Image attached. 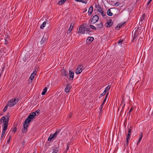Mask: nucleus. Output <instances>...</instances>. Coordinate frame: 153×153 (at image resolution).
<instances>
[{
    "instance_id": "obj_1",
    "label": "nucleus",
    "mask_w": 153,
    "mask_h": 153,
    "mask_svg": "<svg viewBox=\"0 0 153 153\" xmlns=\"http://www.w3.org/2000/svg\"><path fill=\"white\" fill-rule=\"evenodd\" d=\"M36 116V113H35V112H33L31 113L28 116L27 118L25 120V123H27L29 124L31 120L35 118Z\"/></svg>"
},
{
    "instance_id": "obj_2",
    "label": "nucleus",
    "mask_w": 153,
    "mask_h": 153,
    "mask_svg": "<svg viewBox=\"0 0 153 153\" xmlns=\"http://www.w3.org/2000/svg\"><path fill=\"white\" fill-rule=\"evenodd\" d=\"M18 99L14 98L10 100L8 102V105L9 106L12 107L15 105L19 101Z\"/></svg>"
},
{
    "instance_id": "obj_3",
    "label": "nucleus",
    "mask_w": 153,
    "mask_h": 153,
    "mask_svg": "<svg viewBox=\"0 0 153 153\" xmlns=\"http://www.w3.org/2000/svg\"><path fill=\"white\" fill-rule=\"evenodd\" d=\"M85 26L83 24L81 25L78 29L77 33L79 34H84L85 33Z\"/></svg>"
},
{
    "instance_id": "obj_4",
    "label": "nucleus",
    "mask_w": 153,
    "mask_h": 153,
    "mask_svg": "<svg viewBox=\"0 0 153 153\" xmlns=\"http://www.w3.org/2000/svg\"><path fill=\"white\" fill-rule=\"evenodd\" d=\"M9 114L5 116H3L0 119V125L2 124V123L3 124L5 123V121L9 120Z\"/></svg>"
},
{
    "instance_id": "obj_5",
    "label": "nucleus",
    "mask_w": 153,
    "mask_h": 153,
    "mask_svg": "<svg viewBox=\"0 0 153 153\" xmlns=\"http://www.w3.org/2000/svg\"><path fill=\"white\" fill-rule=\"evenodd\" d=\"M29 126V124L25 123L24 122L23 124V128H24L22 130V132L23 133H26L27 132V128Z\"/></svg>"
},
{
    "instance_id": "obj_6",
    "label": "nucleus",
    "mask_w": 153,
    "mask_h": 153,
    "mask_svg": "<svg viewBox=\"0 0 153 153\" xmlns=\"http://www.w3.org/2000/svg\"><path fill=\"white\" fill-rule=\"evenodd\" d=\"M36 71H34L33 72V73L31 74V75L29 77V79H30V80H29V84L32 82L35 76L36 75Z\"/></svg>"
},
{
    "instance_id": "obj_7",
    "label": "nucleus",
    "mask_w": 153,
    "mask_h": 153,
    "mask_svg": "<svg viewBox=\"0 0 153 153\" xmlns=\"http://www.w3.org/2000/svg\"><path fill=\"white\" fill-rule=\"evenodd\" d=\"M9 120H7V121H5V123H4L2 125V131H3L5 132L7 129V126H8V123Z\"/></svg>"
},
{
    "instance_id": "obj_8",
    "label": "nucleus",
    "mask_w": 153,
    "mask_h": 153,
    "mask_svg": "<svg viewBox=\"0 0 153 153\" xmlns=\"http://www.w3.org/2000/svg\"><path fill=\"white\" fill-rule=\"evenodd\" d=\"M111 88V86L109 85H108L105 89L104 91L103 92L102 94H101L100 96L99 97V98H100L101 97H102L103 96H104L106 92H107Z\"/></svg>"
},
{
    "instance_id": "obj_9",
    "label": "nucleus",
    "mask_w": 153,
    "mask_h": 153,
    "mask_svg": "<svg viewBox=\"0 0 153 153\" xmlns=\"http://www.w3.org/2000/svg\"><path fill=\"white\" fill-rule=\"evenodd\" d=\"M61 74L62 76H65L67 77H68V72L64 68L61 70Z\"/></svg>"
},
{
    "instance_id": "obj_10",
    "label": "nucleus",
    "mask_w": 153,
    "mask_h": 153,
    "mask_svg": "<svg viewBox=\"0 0 153 153\" xmlns=\"http://www.w3.org/2000/svg\"><path fill=\"white\" fill-rule=\"evenodd\" d=\"M99 20V17L97 15H94L92 18L91 23L94 24L97 22Z\"/></svg>"
},
{
    "instance_id": "obj_11",
    "label": "nucleus",
    "mask_w": 153,
    "mask_h": 153,
    "mask_svg": "<svg viewBox=\"0 0 153 153\" xmlns=\"http://www.w3.org/2000/svg\"><path fill=\"white\" fill-rule=\"evenodd\" d=\"M83 67V66L82 65H79L76 71V73L78 74H80L82 71V69Z\"/></svg>"
},
{
    "instance_id": "obj_12",
    "label": "nucleus",
    "mask_w": 153,
    "mask_h": 153,
    "mask_svg": "<svg viewBox=\"0 0 153 153\" xmlns=\"http://www.w3.org/2000/svg\"><path fill=\"white\" fill-rule=\"evenodd\" d=\"M69 80H72L74 79V73L73 72H72L71 70L69 71Z\"/></svg>"
},
{
    "instance_id": "obj_13",
    "label": "nucleus",
    "mask_w": 153,
    "mask_h": 153,
    "mask_svg": "<svg viewBox=\"0 0 153 153\" xmlns=\"http://www.w3.org/2000/svg\"><path fill=\"white\" fill-rule=\"evenodd\" d=\"M71 88V87L70 86V85L68 84H67L66 85V87L65 88V91L66 93H68L69 92Z\"/></svg>"
},
{
    "instance_id": "obj_14",
    "label": "nucleus",
    "mask_w": 153,
    "mask_h": 153,
    "mask_svg": "<svg viewBox=\"0 0 153 153\" xmlns=\"http://www.w3.org/2000/svg\"><path fill=\"white\" fill-rule=\"evenodd\" d=\"M113 24L112 20L111 19H109L107 23V25L106 27H110Z\"/></svg>"
},
{
    "instance_id": "obj_15",
    "label": "nucleus",
    "mask_w": 153,
    "mask_h": 153,
    "mask_svg": "<svg viewBox=\"0 0 153 153\" xmlns=\"http://www.w3.org/2000/svg\"><path fill=\"white\" fill-rule=\"evenodd\" d=\"M74 27V24L71 23L67 31V33L68 34L70 33Z\"/></svg>"
},
{
    "instance_id": "obj_16",
    "label": "nucleus",
    "mask_w": 153,
    "mask_h": 153,
    "mask_svg": "<svg viewBox=\"0 0 153 153\" xmlns=\"http://www.w3.org/2000/svg\"><path fill=\"white\" fill-rule=\"evenodd\" d=\"M138 34L137 33V32L135 31L134 34L133 39L132 40V42L134 41L135 40L136 41L137 36H138Z\"/></svg>"
},
{
    "instance_id": "obj_17",
    "label": "nucleus",
    "mask_w": 153,
    "mask_h": 153,
    "mask_svg": "<svg viewBox=\"0 0 153 153\" xmlns=\"http://www.w3.org/2000/svg\"><path fill=\"white\" fill-rule=\"evenodd\" d=\"M56 138V136L55 135L53 134H51L50 135L49 137L48 138V141H51L53 139H55Z\"/></svg>"
},
{
    "instance_id": "obj_18",
    "label": "nucleus",
    "mask_w": 153,
    "mask_h": 153,
    "mask_svg": "<svg viewBox=\"0 0 153 153\" xmlns=\"http://www.w3.org/2000/svg\"><path fill=\"white\" fill-rule=\"evenodd\" d=\"M94 40V37H88L87 39V42H89V43H91V42Z\"/></svg>"
},
{
    "instance_id": "obj_19",
    "label": "nucleus",
    "mask_w": 153,
    "mask_h": 153,
    "mask_svg": "<svg viewBox=\"0 0 153 153\" xmlns=\"http://www.w3.org/2000/svg\"><path fill=\"white\" fill-rule=\"evenodd\" d=\"M130 135L129 134H128L126 137V143L127 145H128L129 143V140L130 139Z\"/></svg>"
},
{
    "instance_id": "obj_20",
    "label": "nucleus",
    "mask_w": 153,
    "mask_h": 153,
    "mask_svg": "<svg viewBox=\"0 0 153 153\" xmlns=\"http://www.w3.org/2000/svg\"><path fill=\"white\" fill-rule=\"evenodd\" d=\"M143 133L142 132L139 135V140H138L137 142V145H138L140 141H141L142 137H143Z\"/></svg>"
},
{
    "instance_id": "obj_21",
    "label": "nucleus",
    "mask_w": 153,
    "mask_h": 153,
    "mask_svg": "<svg viewBox=\"0 0 153 153\" xmlns=\"http://www.w3.org/2000/svg\"><path fill=\"white\" fill-rule=\"evenodd\" d=\"M123 105V106L122 107V109L121 110V112L123 111V109L124 108L125 105V103H124L123 100H122L121 101V103L120 104V107L121 106V105Z\"/></svg>"
},
{
    "instance_id": "obj_22",
    "label": "nucleus",
    "mask_w": 153,
    "mask_h": 153,
    "mask_svg": "<svg viewBox=\"0 0 153 153\" xmlns=\"http://www.w3.org/2000/svg\"><path fill=\"white\" fill-rule=\"evenodd\" d=\"M93 7L92 6H91L90 7L88 11L89 15H90L92 14L93 11Z\"/></svg>"
},
{
    "instance_id": "obj_23",
    "label": "nucleus",
    "mask_w": 153,
    "mask_h": 153,
    "mask_svg": "<svg viewBox=\"0 0 153 153\" xmlns=\"http://www.w3.org/2000/svg\"><path fill=\"white\" fill-rule=\"evenodd\" d=\"M46 24V22L45 21L40 26V28L41 29H43L44 27L45 26Z\"/></svg>"
},
{
    "instance_id": "obj_24",
    "label": "nucleus",
    "mask_w": 153,
    "mask_h": 153,
    "mask_svg": "<svg viewBox=\"0 0 153 153\" xmlns=\"http://www.w3.org/2000/svg\"><path fill=\"white\" fill-rule=\"evenodd\" d=\"M66 1V0H60L58 2V4L59 5H60L64 4Z\"/></svg>"
},
{
    "instance_id": "obj_25",
    "label": "nucleus",
    "mask_w": 153,
    "mask_h": 153,
    "mask_svg": "<svg viewBox=\"0 0 153 153\" xmlns=\"http://www.w3.org/2000/svg\"><path fill=\"white\" fill-rule=\"evenodd\" d=\"M97 29H100L103 27V24L102 22L97 25Z\"/></svg>"
},
{
    "instance_id": "obj_26",
    "label": "nucleus",
    "mask_w": 153,
    "mask_h": 153,
    "mask_svg": "<svg viewBox=\"0 0 153 153\" xmlns=\"http://www.w3.org/2000/svg\"><path fill=\"white\" fill-rule=\"evenodd\" d=\"M107 14L109 16H111L113 15V13L111 12L110 9H109L107 10Z\"/></svg>"
},
{
    "instance_id": "obj_27",
    "label": "nucleus",
    "mask_w": 153,
    "mask_h": 153,
    "mask_svg": "<svg viewBox=\"0 0 153 153\" xmlns=\"http://www.w3.org/2000/svg\"><path fill=\"white\" fill-rule=\"evenodd\" d=\"M48 89V88H47V87H45L43 89V91L42 92V95H45V93H46V92H47V90Z\"/></svg>"
},
{
    "instance_id": "obj_28",
    "label": "nucleus",
    "mask_w": 153,
    "mask_h": 153,
    "mask_svg": "<svg viewBox=\"0 0 153 153\" xmlns=\"http://www.w3.org/2000/svg\"><path fill=\"white\" fill-rule=\"evenodd\" d=\"M59 148L58 147H55L53 150L52 153H57L59 150Z\"/></svg>"
},
{
    "instance_id": "obj_29",
    "label": "nucleus",
    "mask_w": 153,
    "mask_h": 153,
    "mask_svg": "<svg viewBox=\"0 0 153 153\" xmlns=\"http://www.w3.org/2000/svg\"><path fill=\"white\" fill-rule=\"evenodd\" d=\"M46 40L45 38L43 37L41 41V43L42 45H44L46 43Z\"/></svg>"
},
{
    "instance_id": "obj_30",
    "label": "nucleus",
    "mask_w": 153,
    "mask_h": 153,
    "mask_svg": "<svg viewBox=\"0 0 153 153\" xmlns=\"http://www.w3.org/2000/svg\"><path fill=\"white\" fill-rule=\"evenodd\" d=\"M97 8L98 12L100 13L101 11H103L102 9L101 8V7L100 5H98Z\"/></svg>"
},
{
    "instance_id": "obj_31",
    "label": "nucleus",
    "mask_w": 153,
    "mask_h": 153,
    "mask_svg": "<svg viewBox=\"0 0 153 153\" xmlns=\"http://www.w3.org/2000/svg\"><path fill=\"white\" fill-rule=\"evenodd\" d=\"M85 30L87 32V33H88V34L90 33L91 32V31L90 30V28L89 27L85 28Z\"/></svg>"
},
{
    "instance_id": "obj_32",
    "label": "nucleus",
    "mask_w": 153,
    "mask_h": 153,
    "mask_svg": "<svg viewBox=\"0 0 153 153\" xmlns=\"http://www.w3.org/2000/svg\"><path fill=\"white\" fill-rule=\"evenodd\" d=\"M89 27L91 29L93 30H96V28L94 25H89Z\"/></svg>"
},
{
    "instance_id": "obj_33",
    "label": "nucleus",
    "mask_w": 153,
    "mask_h": 153,
    "mask_svg": "<svg viewBox=\"0 0 153 153\" xmlns=\"http://www.w3.org/2000/svg\"><path fill=\"white\" fill-rule=\"evenodd\" d=\"M145 14L144 15H142L141 17L140 18V20L141 22H142L145 19Z\"/></svg>"
},
{
    "instance_id": "obj_34",
    "label": "nucleus",
    "mask_w": 153,
    "mask_h": 153,
    "mask_svg": "<svg viewBox=\"0 0 153 153\" xmlns=\"http://www.w3.org/2000/svg\"><path fill=\"white\" fill-rule=\"evenodd\" d=\"M5 132H4V131H2L0 140H2L3 138L4 137V136L5 135Z\"/></svg>"
},
{
    "instance_id": "obj_35",
    "label": "nucleus",
    "mask_w": 153,
    "mask_h": 153,
    "mask_svg": "<svg viewBox=\"0 0 153 153\" xmlns=\"http://www.w3.org/2000/svg\"><path fill=\"white\" fill-rule=\"evenodd\" d=\"M126 23V22H125L122 23V24L120 23V24H119V27L122 28V27H123L124 26V25Z\"/></svg>"
},
{
    "instance_id": "obj_36",
    "label": "nucleus",
    "mask_w": 153,
    "mask_h": 153,
    "mask_svg": "<svg viewBox=\"0 0 153 153\" xmlns=\"http://www.w3.org/2000/svg\"><path fill=\"white\" fill-rule=\"evenodd\" d=\"M60 130H57L55 132V133L54 134L55 135V136H56V137L57 135L59 134V131H60Z\"/></svg>"
},
{
    "instance_id": "obj_37",
    "label": "nucleus",
    "mask_w": 153,
    "mask_h": 153,
    "mask_svg": "<svg viewBox=\"0 0 153 153\" xmlns=\"http://www.w3.org/2000/svg\"><path fill=\"white\" fill-rule=\"evenodd\" d=\"M103 106L100 105V113L101 114L103 112L102 111V108H103Z\"/></svg>"
},
{
    "instance_id": "obj_38",
    "label": "nucleus",
    "mask_w": 153,
    "mask_h": 153,
    "mask_svg": "<svg viewBox=\"0 0 153 153\" xmlns=\"http://www.w3.org/2000/svg\"><path fill=\"white\" fill-rule=\"evenodd\" d=\"M103 16H105L106 15V13L105 12L102 11L100 13Z\"/></svg>"
},
{
    "instance_id": "obj_39",
    "label": "nucleus",
    "mask_w": 153,
    "mask_h": 153,
    "mask_svg": "<svg viewBox=\"0 0 153 153\" xmlns=\"http://www.w3.org/2000/svg\"><path fill=\"white\" fill-rule=\"evenodd\" d=\"M7 105H6L5 107H4V109H3V112H5L6 111L7 109Z\"/></svg>"
},
{
    "instance_id": "obj_40",
    "label": "nucleus",
    "mask_w": 153,
    "mask_h": 153,
    "mask_svg": "<svg viewBox=\"0 0 153 153\" xmlns=\"http://www.w3.org/2000/svg\"><path fill=\"white\" fill-rule=\"evenodd\" d=\"M17 130V128L16 127H15L13 128L12 131L13 133H15Z\"/></svg>"
},
{
    "instance_id": "obj_41",
    "label": "nucleus",
    "mask_w": 153,
    "mask_h": 153,
    "mask_svg": "<svg viewBox=\"0 0 153 153\" xmlns=\"http://www.w3.org/2000/svg\"><path fill=\"white\" fill-rule=\"evenodd\" d=\"M131 126L130 127V128L129 129H128V134H129L130 135L131 134Z\"/></svg>"
},
{
    "instance_id": "obj_42",
    "label": "nucleus",
    "mask_w": 153,
    "mask_h": 153,
    "mask_svg": "<svg viewBox=\"0 0 153 153\" xmlns=\"http://www.w3.org/2000/svg\"><path fill=\"white\" fill-rule=\"evenodd\" d=\"M120 5V4L119 3V2H117L114 4V6L117 7L119 6Z\"/></svg>"
},
{
    "instance_id": "obj_43",
    "label": "nucleus",
    "mask_w": 153,
    "mask_h": 153,
    "mask_svg": "<svg viewBox=\"0 0 153 153\" xmlns=\"http://www.w3.org/2000/svg\"><path fill=\"white\" fill-rule=\"evenodd\" d=\"M123 40H121V39H120V40H119L118 42H117V43H118V44H120V43H122L123 42Z\"/></svg>"
},
{
    "instance_id": "obj_44",
    "label": "nucleus",
    "mask_w": 153,
    "mask_h": 153,
    "mask_svg": "<svg viewBox=\"0 0 153 153\" xmlns=\"http://www.w3.org/2000/svg\"><path fill=\"white\" fill-rule=\"evenodd\" d=\"M4 41H5L4 44L5 45H7L8 43V41L6 39H5Z\"/></svg>"
},
{
    "instance_id": "obj_45",
    "label": "nucleus",
    "mask_w": 153,
    "mask_h": 153,
    "mask_svg": "<svg viewBox=\"0 0 153 153\" xmlns=\"http://www.w3.org/2000/svg\"><path fill=\"white\" fill-rule=\"evenodd\" d=\"M40 110L39 109H38L36 111V112L35 113H37L39 114L40 112Z\"/></svg>"
},
{
    "instance_id": "obj_46",
    "label": "nucleus",
    "mask_w": 153,
    "mask_h": 153,
    "mask_svg": "<svg viewBox=\"0 0 153 153\" xmlns=\"http://www.w3.org/2000/svg\"><path fill=\"white\" fill-rule=\"evenodd\" d=\"M87 0H82V3L86 4L87 3Z\"/></svg>"
},
{
    "instance_id": "obj_47",
    "label": "nucleus",
    "mask_w": 153,
    "mask_h": 153,
    "mask_svg": "<svg viewBox=\"0 0 153 153\" xmlns=\"http://www.w3.org/2000/svg\"><path fill=\"white\" fill-rule=\"evenodd\" d=\"M133 109V107H131L130 109V110L128 112V113L130 114L132 110Z\"/></svg>"
},
{
    "instance_id": "obj_48",
    "label": "nucleus",
    "mask_w": 153,
    "mask_h": 153,
    "mask_svg": "<svg viewBox=\"0 0 153 153\" xmlns=\"http://www.w3.org/2000/svg\"><path fill=\"white\" fill-rule=\"evenodd\" d=\"M82 0H75V1L77 2H81L82 3Z\"/></svg>"
},
{
    "instance_id": "obj_49",
    "label": "nucleus",
    "mask_w": 153,
    "mask_h": 153,
    "mask_svg": "<svg viewBox=\"0 0 153 153\" xmlns=\"http://www.w3.org/2000/svg\"><path fill=\"white\" fill-rule=\"evenodd\" d=\"M107 99V98L105 97V99H104L103 102H104V103H105V102L106 101V100Z\"/></svg>"
},
{
    "instance_id": "obj_50",
    "label": "nucleus",
    "mask_w": 153,
    "mask_h": 153,
    "mask_svg": "<svg viewBox=\"0 0 153 153\" xmlns=\"http://www.w3.org/2000/svg\"><path fill=\"white\" fill-rule=\"evenodd\" d=\"M152 0H149L148 1V2L147 3V4L148 5V4L150 3V2L152 1Z\"/></svg>"
},
{
    "instance_id": "obj_51",
    "label": "nucleus",
    "mask_w": 153,
    "mask_h": 153,
    "mask_svg": "<svg viewBox=\"0 0 153 153\" xmlns=\"http://www.w3.org/2000/svg\"><path fill=\"white\" fill-rule=\"evenodd\" d=\"M108 94H109V92H107V93L106 94V95L105 96V97L106 98H107L108 96Z\"/></svg>"
},
{
    "instance_id": "obj_52",
    "label": "nucleus",
    "mask_w": 153,
    "mask_h": 153,
    "mask_svg": "<svg viewBox=\"0 0 153 153\" xmlns=\"http://www.w3.org/2000/svg\"><path fill=\"white\" fill-rule=\"evenodd\" d=\"M69 149V147L68 146V145H67V148L66 149V151H68Z\"/></svg>"
},
{
    "instance_id": "obj_53",
    "label": "nucleus",
    "mask_w": 153,
    "mask_h": 153,
    "mask_svg": "<svg viewBox=\"0 0 153 153\" xmlns=\"http://www.w3.org/2000/svg\"><path fill=\"white\" fill-rule=\"evenodd\" d=\"M87 11V9H85V10L83 11V13L86 12Z\"/></svg>"
},
{
    "instance_id": "obj_54",
    "label": "nucleus",
    "mask_w": 153,
    "mask_h": 153,
    "mask_svg": "<svg viewBox=\"0 0 153 153\" xmlns=\"http://www.w3.org/2000/svg\"><path fill=\"white\" fill-rule=\"evenodd\" d=\"M11 137H12L11 135H10L9 136L8 139H9L10 140V139L11 138Z\"/></svg>"
},
{
    "instance_id": "obj_55",
    "label": "nucleus",
    "mask_w": 153,
    "mask_h": 153,
    "mask_svg": "<svg viewBox=\"0 0 153 153\" xmlns=\"http://www.w3.org/2000/svg\"><path fill=\"white\" fill-rule=\"evenodd\" d=\"M105 103H104V102H102L101 105L102 106H103H103H104Z\"/></svg>"
},
{
    "instance_id": "obj_56",
    "label": "nucleus",
    "mask_w": 153,
    "mask_h": 153,
    "mask_svg": "<svg viewBox=\"0 0 153 153\" xmlns=\"http://www.w3.org/2000/svg\"><path fill=\"white\" fill-rule=\"evenodd\" d=\"M25 141H24L22 143V144L23 145H24L25 144Z\"/></svg>"
},
{
    "instance_id": "obj_57",
    "label": "nucleus",
    "mask_w": 153,
    "mask_h": 153,
    "mask_svg": "<svg viewBox=\"0 0 153 153\" xmlns=\"http://www.w3.org/2000/svg\"><path fill=\"white\" fill-rule=\"evenodd\" d=\"M10 140L8 139V140H7V143H9Z\"/></svg>"
},
{
    "instance_id": "obj_58",
    "label": "nucleus",
    "mask_w": 153,
    "mask_h": 153,
    "mask_svg": "<svg viewBox=\"0 0 153 153\" xmlns=\"http://www.w3.org/2000/svg\"><path fill=\"white\" fill-rule=\"evenodd\" d=\"M142 39V38H141V37H140V38H139V39H138V40H139V41H140V40L141 41V39Z\"/></svg>"
},
{
    "instance_id": "obj_59",
    "label": "nucleus",
    "mask_w": 153,
    "mask_h": 153,
    "mask_svg": "<svg viewBox=\"0 0 153 153\" xmlns=\"http://www.w3.org/2000/svg\"><path fill=\"white\" fill-rule=\"evenodd\" d=\"M120 109V108H118V110H119Z\"/></svg>"
},
{
    "instance_id": "obj_60",
    "label": "nucleus",
    "mask_w": 153,
    "mask_h": 153,
    "mask_svg": "<svg viewBox=\"0 0 153 153\" xmlns=\"http://www.w3.org/2000/svg\"><path fill=\"white\" fill-rule=\"evenodd\" d=\"M1 74L0 73V77H1Z\"/></svg>"
},
{
    "instance_id": "obj_61",
    "label": "nucleus",
    "mask_w": 153,
    "mask_h": 153,
    "mask_svg": "<svg viewBox=\"0 0 153 153\" xmlns=\"http://www.w3.org/2000/svg\"><path fill=\"white\" fill-rule=\"evenodd\" d=\"M27 153H28V152H27Z\"/></svg>"
}]
</instances>
